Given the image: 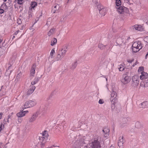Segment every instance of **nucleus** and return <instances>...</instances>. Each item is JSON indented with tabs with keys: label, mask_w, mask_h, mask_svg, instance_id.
<instances>
[{
	"label": "nucleus",
	"mask_w": 148,
	"mask_h": 148,
	"mask_svg": "<svg viewBox=\"0 0 148 148\" xmlns=\"http://www.w3.org/2000/svg\"><path fill=\"white\" fill-rule=\"evenodd\" d=\"M91 148H101V137L97 136L91 140Z\"/></svg>",
	"instance_id": "f257e3e1"
},
{
	"label": "nucleus",
	"mask_w": 148,
	"mask_h": 148,
	"mask_svg": "<svg viewBox=\"0 0 148 148\" xmlns=\"http://www.w3.org/2000/svg\"><path fill=\"white\" fill-rule=\"evenodd\" d=\"M115 3L116 5V9L119 13L122 14L124 12L126 13L128 12V9L127 8L122 6L119 7L121 4V2L120 0H116Z\"/></svg>",
	"instance_id": "f03ea898"
},
{
	"label": "nucleus",
	"mask_w": 148,
	"mask_h": 148,
	"mask_svg": "<svg viewBox=\"0 0 148 148\" xmlns=\"http://www.w3.org/2000/svg\"><path fill=\"white\" fill-rule=\"evenodd\" d=\"M140 78L141 79H145L144 82L145 86H148V74L144 72H141V75L140 76Z\"/></svg>",
	"instance_id": "7ed1b4c3"
},
{
	"label": "nucleus",
	"mask_w": 148,
	"mask_h": 148,
	"mask_svg": "<svg viewBox=\"0 0 148 148\" xmlns=\"http://www.w3.org/2000/svg\"><path fill=\"white\" fill-rule=\"evenodd\" d=\"M36 104V102L34 101L30 100L26 102L24 105V108H26L33 107Z\"/></svg>",
	"instance_id": "20e7f679"
},
{
	"label": "nucleus",
	"mask_w": 148,
	"mask_h": 148,
	"mask_svg": "<svg viewBox=\"0 0 148 148\" xmlns=\"http://www.w3.org/2000/svg\"><path fill=\"white\" fill-rule=\"evenodd\" d=\"M130 80V78L126 74H123L122 78L121 80V82L124 84L128 83Z\"/></svg>",
	"instance_id": "39448f33"
},
{
	"label": "nucleus",
	"mask_w": 148,
	"mask_h": 148,
	"mask_svg": "<svg viewBox=\"0 0 148 148\" xmlns=\"http://www.w3.org/2000/svg\"><path fill=\"white\" fill-rule=\"evenodd\" d=\"M133 83L132 85L133 86L136 87L139 84V77L137 75H135L133 76L132 78Z\"/></svg>",
	"instance_id": "423d86ee"
},
{
	"label": "nucleus",
	"mask_w": 148,
	"mask_h": 148,
	"mask_svg": "<svg viewBox=\"0 0 148 148\" xmlns=\"http://www.w3.org/2000/svg\"><path fill=\"white\" fill-rule=\"evenodd\" d=\"M117 94L116 92L114 91H113L111 94V98L110 100L111 101L114 102L113 103H116L117 101L116 97Z\"/></svg>",
	"instance_id": "0eeeda50"
},
{
	"label": "nucleus",
	"mask_w": 148,
	"mask_h": 148,
	"mask_svg": "<svg viewBox=\"0 0 148 148\" xmlns=\"http://www.w3.org/2000/svg\"><path fill=\"white\" fill-rule=\"evenodd\" d=\"M141 44V42L140 41H138V42L136 41L134 42L132 45V49L134 53L137 52V50L136 47L138 46V45H140Z\"/></svg>",
	"instance_id": "6e6552de"
},
{
	"label": "nucleus",
	"mask_w": 148,
	"mask_h": 148,
	"mask_svg": "<svg viewBox=\"0 0 148 148\" xmlns=\"http://www.w3.org/2000/svg\"><path fill=\"white\" fill-rule=\"evenodd\" d=\"M38 115V112L34 114L29 119V122L32 123L34 121Z\"/></svg>",
	"instance_id": "1a4fd4ad"
},
{
	"label": "nucleus",
	"mask_w": 148,
	"mask_h": 148,
	"mask_svg": "<svg viewBox=\"0 0 148 148\" xmlns=\"http://www.w3.org/2000/svg\"><path fill=\"white\" fill-rule=\"evenodd\" d=\"M110 129L108 127L104 128L102 130L104 137H106L108 136L109 134Z\"/></svg>",
	"instance_id": "9d476101"
},
{
	"label": "nucleus",
	"mask_w": 148,
	"mask_h": 148,
	"mask_svg": "<svg viewBox=\"0 0 148 148\" xmlns=\"http://www.w3.org/2000/svg\"><path fill=\"white\" fill-rule=\"evenodd\" d=\"M124 143L123 137V136H120L118 142V145L119 147L122 146H123Z\"/></svg>",
	"instance_id": "9b49d317"
},
{
	"label": "nucleus",
	"mask_w": 148,
	"mask_h": 148,
	"mask_svg": "<svg viewBox=\"0 0 148 148\" xmlns=\"http://www.w3.org/2000/svg\"><path fill=\"white\" fill-rule=\"evenodd\" d=\"M47 138H46L45 137H43L42 136H39V141L38 142V144L42 143H46V139Z\"/></svg>",
	"instance_id": "f8f14e48"
},
{
	"label": "nucleus",
	"mask_w": 148,
	"mask_h": 148,
	"mask_svg": "<svg viewBox=\"0 0 148 148\" xmlns=\"http://www.w3.org/2000/svg\"><path fill=\"white\" fill-rule=\"evenodd\" d=\"M64 49H62L61 51H59V53L61 55V56L63 57L65 55L66 53V49L67 48V46H65Z\"/></svg>",
	"instance_id": "ddd939ff"
},
{
	"label": "nucleus",
	"mask_w": 148,
	"mask_h": 148,
	"mask_svg": "<svg viewBox=\"0 0 148 148\" xmlns=\"http://www.w3.org/2000/svg\"><path fill=\"white\" fill-rule=\"evenodd\" d=\"M133 29H135V30L139 31H142L143 28L140 25H135L132 27Z\"/></svg>",
	"instance_id": "4468645a"
},
{
	"label": "nucleus",
	"mask_w": 148,
	"mask_h": 148,
	"mask_svg": "<svg viewBox=\"0 0 148 148\" xmlns=\"http://www.w3.org/2000/svg\"><path fill=\"white\" fill-rule=\"evenodd\" d=\"M36 67V65L35 64H34L33 65L32 67L31 68V71H30V75L31 76H34V74L35 73V69Z\"/></svg>",
	"instance_id": "2eb2a0df"
},
{
	"label": "nucleus",
	"mask_w": 148,
	"mask_h": 148,
	"mask_svg": "<svg viewBox=\"0 0 148 148\" xmlns=\"http://www.w3.org/2000/svg\"><path fill=\"white\" fill-rule=\"evenodd\" d=\"M36 87L34 86H33L31 88H29V89L27 91V95H29L30 94H31L33 92L34 90L35 89Z\"/></svg>",
	"instance_id": "dca6fc26"
},
{
	"label": "nucleus",
	"mask_w": 148,
	"mask_h": 148,
	"mask_svg": "<svg viewBox=\"0 0 148 148\" xmlns=\"http://www.w3.org/2000/svg\"><path fill=\"white\" fill-rule=\"evenodd\" d=\"M127 123V119L126 118H123L122 121L120 124V126L122 128L125 127Z\"/></svg>",
	"instance_id": "f3484780"
},
{
	"label": "nucleus",
	"mask_w": 148,
	"mask_h": 148,
	"mask_svg": "<svg viewBox=\"0 0 148 148\" xmlns=\"http://www.w3.org/2000/svg\"><path fill=\"white\" fill-rule=\"evenodd\" d=\"M94 5L95 6H97V8L98 9L99 11V10H102L103 9L105 8H104L103 6L100 4L99 2H98V3H96Z\"/></svg>",
	"instance_id": "a211bd4d"
},
{
	"label": "nucleus",
	"mask_w": 148,
	"mask_h": 148,
	"mask_svg": "<svg viewBox=\"0 0 148 148\" xmlns=\"http://www.w3.org/2000/svg\"><path fill=\"white\" fill-rule=\"evenodd\" d=\"M25 114V111H21L16 114L17 116L18 117H21L24 116Z\"/></svg>",
	"instance_id": "6ab92c4d"
},
{
	"label": "nucleus",
	"mask_w": 148,
	"mask_h": 148,
	"mask_svg": "<svg viewBox=\"0 0 148 148\" xmlns=\"http://www.w3.org/2000/svg\"><path fill=\"white\" fill-rule=\"evenodd\" d=\"M148 104L147 101L144 102L139 105V107L140 108H145Z\"/></svg>",
	"instance_id": "aec40b11"
},
{
	"label": "nucleus",
	"mask_w": 148,
	"mask_h": 148,
	"mask_svg": "<svg viewBox=\"0 0 148 148\" xmlns=\"http://www.w3.org/2000/svg\"><path fill=\"white\" fill-rule=\"evenodd\" d=\"M77 65V61H75L73 63L71 66L70 69L72 70H74L76 67Z\"/></svg>",
	"instance_id": "412c9836"
},
{
	"label": "nucleus",
	"mask_w": 148,
	"mask_h": 148,
	"mask_svg": "<svg viewBox=\"0 0 148 148\" xmlns=\"http://www.w3.org/2000/svg\"><path fill=\"white\" fill-rule=\"evenodd\" d=\"M86 144L84 140L83 139H82L79 140L78 142V145L79 146H82Z\"/></svg>",
	"instance_id": "4be33fe9"
},
{
	"label": "nucleus",
	"mask_w": 148,
	"mask_h": 148,
	"mask_svg": "<svg viewBox=\"0 0 148 148\" xmlns=\"http://www.w3.org/2000/svg\"><path fill=\"white\" fill-rule=\"evenodd\" d=\"M99 13L101 15V16H103L106 14V9H103L102 10H99Z\"/></svg>",
	"instance_id": "5701e85b"
},
{
	"label": "nucleus",
	"mask_w": 148,
	"mask_h": 148,
	"mask_svg": "<svg viewBox=\"0 0 148 148\" xmlns=\"http://www.w3.org/2000/svg\"><path fill=\"white\" fill-rule=\"evenodd\" d=\"M59 7V6L58 5H56L54 6L53 8H52V11L53 12V13H55L56 11L58 9Z\"/></svg>",
	"instance_id": "b1692460"
},
{
	"label": "nucleus",
	"mask_w": 148,
	"mask_h": 148,
	"mask_svg": "<svg viewBox=\"0 0 148 148\" xmlns=\"http://www.w3.org/2000/svg\"><path fill=\"white\" fill-rule=\"evenodd\" d=\"M55 29L53 28L51 29L50 31L48 32L47 35L49 36H50L51 35L53 34L54 33Z\"/></svg>",
	"instance_id": "393cba45"
},
{
	"label": "nucleus",
	"mask_w": 148,
	"mask_h": 148,
	"mask_svg": "<svg viewBox=\"0 0 148 148\" xmlns=\"http://www.w3.org/2000/svg\"><path fill=\"white\" fill-rule=\"evenodd\" d=\"M116 42L118 45L121 44L123 42L122 39L121 37L117 38Z\"/></svg>",
	"instance_id": "a878e982"
},
{
	"label": "nucleus",
	"mask_w": 148,
	"mask_h": 148,
	"mask_svg": "<svg viewBox=\"0 0 148 148\" xmlns=\"http://www.w3.org/2000/svg\"><path fill=\"white\" fill-rule=\"evenodd\" d=\"M57 42V40L56 38H54L53 39L51 40V45L52 46L55 45Z\"/></svg>",
	"instance_id": "bb28decb"
},
{
	"label": "nucleus",
	"mask_w": 148,
	"mask_h": 148,
	"mask_svg": "<svg viewBox=\"0 0 148 148\" xmlns=\"http://www.w3.org/2000/svg\"><path fill=\"white\" fill-rule=\"evenodd\" d=\"M98 47L101 50H103L105 48L106 46L103 45L101 43H99L98 45Z\"/></svg>",
	"instance_id": "cd10ccee"
},
{
	"label": "nucleus",
	"mask_w": 148,
	"mask_h": 148,
	"mask_svg": "<svg viewBox=\"0 0 148 148\" xmlns=\"http://www.w3.org/2000/svg\"><path fill=\"white\" fill-rule=\"evenodd\" d=\"M118 69L120 71H122L125 69L124 67L122 64H120L118 66Z\"/></svg>",
	"instance_id": "c85d7f7f"
},
{
	"label": "nucleus",
	"mask_w": 148,
	"mask_h": 148,
	"mask_svg": "<svg viewBox=\"0 0 148 148\" xmlns=\"http://www.w3.org/2000/svg\"><path fill=\"white\" fill-rule=\"evenodd\" d=\"M48 134L46 133V131H45L42 133V134H41L40 136L45 137L46 138H47Z\"/></svg>",
	"instance_id": "c756f323"
},
{
	"label": "nucleus",
	"mask_w": 148,
	"mask_h": 148,
	"mask_svg": "<svg viewBox=\"0 0 148 148\" xmlns=\"http://www.w3.org/2000/svg\"><path fill=\"white\" fill-rule=\"evenodd\" d=\"M55 53V49L54 48L51 50L50 53V57L51 58H53V55Z\"/></svg>",
	"instance_id": "7c9ffc66"
},
{
	"label": "nucleus",
	"mask_w": 148,
	"mask_h": 148,
	"mask_svg": "<svg viewBox=\"0 0 148 148\" xmlns=\"http://www.w3.org/2000/svg\"><path fill=\"white\" fill-rule=\"evenodd\" d=\"M63 57L61 56V55L59 53L57 56L56 58L57 60H61V59L63 58Z\"/></svg>",
	"instance_id": "2f4dec72"
},
{
	"label": "nucleus",
	"mask_w": 148,
	"mask_h": 148,
	"mask_svg": "<svg viewBox=\"0 0 148 148\" xmlns=\"http://www.w3.org/2000/svg\"><path fill=\"white\" fill-rule=\"evenodd\" d=\"M111 103L112 104L111 106L112 110V111H114V109L115 108V104L116 103H113L112 101H111Z\"/></svg>",
	"instance_id": "473e14b6"
},
{
	"label": "nucleus",
	"mask_w": 148,
	"mask_h": 148,
	"mask_svg": "<svg viewBox=\"0 0 148 148\" xmlns=\"http://www.w3.org/2000/svg\"><path fill=\"white\" fill-rule=\"evenodd\" d=\"M37 5V3L35 2H32L31 4V6L32 8H34Z\"/></svg>",
	"instance_id": "72a5a7b5"
},
{
	"label": "nucleus",
	"mask_w": 148,
	"mask_h": 148,
	"mask_svg": "<svg viewBox=\"0 0 148 148\" xmlns=\"http://www.w3.org/2000/svg\"><path fill=\"white\" fill-rule=\"evenodd\" d=\"M142 47V45L141 44H140V45H138V46L136 47V48H137V50H138L137 52L139 50L141 49Z\"/></svg>",
	"instance_id": "f704fd0d"
},
{
	"label": "nucleus",
	"mask_w": 148,
	"mask_h": 148,
	"mask_svg": "<svg viewBox=\"0 0 148 148\" xmlns=\"http://www.w3.org/2000/svg\"><path fill=\"white\" fill-rule=\"evenodd\" d=\"M22 75V74L21 73H18L16 76V78L17 79H19L21 77Z\"/></svg>",
	"instance_id": "c9c22d12"
},
{
	"label": "nucleus",
	"mask_w": 148,
	"mask_h": 148,
	"mask_svg": "<svg viewBox=\"0 0 148 148\" xmlns=\"http://www.w3.org/2000/svg\"><path fill=\"white\" fill-rule=\"evenodd\" d=\"M4 128V125L3 124H1L0 126V132L3 130Z\"/></svg>",
	"instance_id": "e433bc0d"
},
{
	"label": "nucleus",
	"mask_w": 148,
	"mask_h": 148,
	"mask_svg": "<svg viewBox=\"0 0 148 148\" xmlns=\"http://www.w3.org/2000/svg\"><path fill=\"white\" fill-rule=\"evenodd\" d=\"M140 124L139 122H137L135 124V127L138 128L140 127Z\"/></svg>",
	"instance_id": "4c0bfd02"
},
{
	"label": "nucleus",
	"mask_w": 148,
	"mask_h": 148,
	"mask_svg": "<svg viewBox=\"0 0 148 148\" xmlns=\"http://www.w3.org/2000/svg\"><path fill=\"white\" fill-rule=\"evenodd\" d=\"M46 143H40V147L41 148H43L45 146V144Z\"/></svg>",
	"instance_id": "58836bf2"
},
{
	"label": "nucleus",
	"mask_w": 148,
	"mask_h": 148,
	"mask_svg": "<svg viewBox=\"0 0 148 148\" xmlns=\"http://www.w3.org/2000/svg\"><path fill=\"white\" fill-rule=\"evenodd\" d=\"M39 80V78L36 77L34 80V81L36 83Z\"/></svg>",
	"instance_id": "ea45409f"
},
{
	"label": "nucleus",
	"mask_w": 148,
	"mask_h": 148,
	"mask_svg": "<svg viewBox=\"0 0 148 148\" xmlns=\"http://www.w3.org/2000/svg\"><path fill=\"white\" fill-rule=\"evenodd\" d=\"M17 23L18 24H20L22 23V21L20 19H18L17 20Z\"/></svg>",
	"instance_id": "a19ab883"
},
{
	"label": "nucleus",
	"mask_w": 148,
	"mask_h": 148,
	"mask_svg": "<svg viewBox=\"0 0 148 148\" xmlns=\"http://www.w3.org/2000/svg\"><path fill=\"white\" fill-rule=\"evenodd\" d=\"M99 103L100 104H102L104 103V101L103 100L101 99L99 100Z\"/></svg>",
	"instance_id": "79ce46f5"
},
{
	"label": "nucleus",
	"mask_w": 148,
	"mask_h": 148,
	"mask_svg": "<svg viewBox=\"0 0 148 148\" xmlns=\"http://www.w3.org/2000/svg\"><path fill=\"white\" fill-rule=\"evenodd\" d=\"M92 2L94 3V4L96 3H98V2H99V0H92Z\"/></svg>",
	"instance_id": "37998d69"
},
{
	"label": "nucleus",
	"mask_w": 148,
	"mask_h": 148,
	"mask_svg": "<svg viewBox=\"0 0 148 148\" xmlns=\"http://www.w3.org/2000/svg\"><path fill=\"white\" fill-rule=\"evenodd\" d=\"M144 67H142V66H141V67H140L139 68V69L138 70V71H143L144 70Z\"/></svg>",
	"instance_id": "c03bdc74"
},
{
	"label": "nucleus",
	"mask_w": 148,
	"mask_h": 148,
	"mask_svg": "<svg viewBox=\"0 0 148 148\" xmlns=\"http://www.w3.org/2000/svg\"><path fill=\"white\" fill-rule=\"evenodd\" d=\"M23 0H18L17 3L19 4H21L22 3Z\"/></svg>",
	"instance_id": "a18cd8bd"
},
{
	"label": "nucleus",
	"mask_w": 148,
	"mask_h": 148,
	"mask_svg": "<svg viewBox=\"0 0 148 148\" xmlns=\"http://www.w3.org/2000/svg\"><path fill=\"white\" fill-rule=\"evenodd\" d=\"M145 40L146 41V42L148 43V36H146L145 38Z\"/></svg>",
	"instance_id": "49530a36"
},
{
	"label": "nucleus",
	"mask_w": 148,
	"mask_h": 148,
	"mask_svg": "<svg viewBox=\"0 0 148 148\" xmlns=\"http://www.w3.org/2000/svg\"><path fill=\"white\" fill-rule=\"evenodd\" d=\"M4 10L3 9H0V14H1L3 13Z\"/></svg>",
	"instance_id": "de8ad7c7"
},
{
	"label": "nucleus",
	"mask_w": 148,
	"mask_h": 148,
	"mask_svg": "<svg viewBox=\"0 0 148 148\" xmlns=\"http://www.w3.org/2000/svg\"><path fill=\"white\" fill-rule=\"evenodd\" d=\"M104 63H105V64L107 65L108 64V62L107 60H106V59H105V61H104Z\"/></svg>",
	"instance_id": "09e8293b"
},
{
	"label": "nucleus",
	"mask_w": 148,
	"mask_h": 148,
	"mask_svg": "<svg viewBox=\"0 0 148 148\" xmlns=\"http://www.w3.org/2000/svg\"><path fill=\"white\" fill-rule=\"evenodd\" d=\"M134 59H133L132 60H128L127 62L130 63H132V62H133L134 61Z\"/></svg>",
	"instance_id": "8fccbe9b"
},
{
	"label": "nucleus",
	"mask_w": 148,
	"mask_h": 148,
	"mask_svg": "<svg viewBox=\"0 0 148 148\" xmlns=\"http://www.w3.org/2000/svg\"><path fill=\"white\" fill-rule=\"evenodd\" d=\"M19 32V30H17L16 32L14 33V35H16L18 33V32Z\"/></svg>",
	"instance_id": "3c124183"
},
{
	"label": "nucleus",
	"mask_w": 148,
	"mask_h": 148,
	"mask_svg": "<svg viewBox=\"0 0 148 148\" xmlns=\"http://www.w3.org/2000/svg\"><path fill=\"white\" fill-rule=\"evenodd\" d=\"M125 1L129 4L131 3L130 2V0H125Z\"/></svg>",
	"instance_id": "603ef678"
},
{
	"label": "nucleus",
	"mask_w": 148,
	"mask_h": 148,
	"mask_svg": "<svg viewBox=\"0 0 148 148\" xmlns=\"http://www.w3.org/2000/svg\"><path fill=\"white\" fill-rule=\"evenodd\" d=\"M56 146H55L54 145H53L50 147H47L46 148H53V147H56Z\"/></svg>",
	"instance_id": "864d4df0"
},
{
	"label": "nucleus",
	"mask_w": 148,
	"mask_h": 148,
	"mask_svg": "<svg viewBox=\"0 0 148 148\" xmlns=\"http://www.w3.org/2000/svg\"><path fill=\"white\" fill-rule=\"evenodd\" d=\"M36 84V83L34 81H33L31 82V84L32 85H34Z\"/></svg>",
	"instance_id": "5fc2aeb1"
},
{
	"label": "nucleus",
	"mask_w": 148,
	"mask_h": 148,
	"mask_svg": "<svg viewBox=\"0 0 148 148\" xmlns=\"http://www.w3.org/2000/svg\"><path fill=\"white\" fill-rule=\"evenodd\" d=\"M3 114V113H0V119H1L2 118V116Z\"/></svg>",
	"instance_id": "6e6d98bb"
},
{
	"label": "nucleus",
	"mask_w": 148,
	"mask_h": 148,
	"mask_svg": "<svg viewBox=\"0 0 148 148\" xmlns=\"http://www.w3.org/2000/svg\"><path fill=\"white\" fill-rule=\"evenodd\" d=\"M148 56V54L147 53V54L145 56V59H147V56Z\"/></svg>",
	"instance_id": "4d7b16f0"
},
{
	"label": "nucleus",
	"mask_w": 148,
	"mask_h": 148,
	"mask_svg": "<svg viewBox=\"0 0 148 148\" xmlns=\"http://www.w3.org/2000/svg\"><path fill=\"white\" fill-rule=\"evenodd\" d=\"M137 64V62H135V63H134V64L132 66H134L135 65H136V64Z\"/></svg>",
	"instance_id": "13d9d810"
},
{
	"label": "nucleus",
	"mask_w": 148,
	"mask_h": 148,
	"mask_svg": "<svg viewBox=\"0 0 148 148\" xmlns=\"http://www.w3.org/2000/svg\"><path fill=\"white\" fill-rule=\"evenodd\" d=\"M116 110L117 112H118L119 111H120V109H119V110Z\"/></svg>",
	"instance_id": "bf43d9fd"
},
{
	"label": "nucleus",
	"mask_w": 148,
	"mask_h": 148,
	"mask_svg": "<svg viewBox=\"0 0 148 148\" xmlns=\"http://www.w3.org/2000/svg\"><path fill=\"white\" fill-rule=\"evenodd\" d=\"M21 119H18V122H21Z\"/></svg>",
	"instance_id": "052dcab7"
},
{
	"label": "nucleus",
	"mask_w": 148,
	"mask_h": 148,
	"mask_svg": "<svg viewBox=\"0 0 148 148\" xmlns=\"http://www.w3.org/2000/svg\"><path fill=\"white\" fill-rule=\"evenodd\" d=\"M110 148H114V146H111L110 147Z\"/></svg>",
	"instance_id": "680f3d73"
},
{
	"label": "nucleus",
	"mask_w": 148,
	"mask_h": 148,
	"mask_svg": "<svg viewBox=\"0 0 148 148\" xmlns=\"http://www.w3.org/2000/svg\"><path fill=\"white\" fill-rule=\"evenodd\" d=\"M10 115H9L8 116V119H9L10 118Z\"/></svg>",
	"instance_id": "e2e57ef3"
},
{
	"label": "nucleus",
	"mask_w": 148,
	"mask_h": 148,
	"mask_svg": "<svg viewBox=\"0 0 148 148\" xmlns=\"http://www.w3.org/2000/svg\"><path fill=\"white\" fill-rule=\"evenodd\" d=\"M130 38V37H128L127 38V40H128Z\"/></svg>",
	"instance_id": "0e129e2a"
},
{
	"label": "nucleus",
	"mask_w": 148,
	"mask_h": 148,
	"mask_svg": "<svg viewBox=\"0 0 148 148\" xmlns=\"http://www.w3.org/2000/svg\"><path fill=\"white\" fill-rule=\"evenodd\" d=\"M23 26H22L21 29V30H23Z\"/></svg>",
	"instance_id": "69168bd1"
},
{
	"label": "nucleus",
	"mask_w": 148,
	"mask_h": 148,
	"mask_svg": "<svg viewBox=\"0 0 148 148\" xmlns=\"http://www.w3.org/2000/svg\"><path fill=\"white\" fill-rule=\"evenodd\" d=\"M2 40L0 39V43H1L2 42Z\"/></svg>",
	"instance_id": "338daca9"
},
{
	"label": "nucleus",
	"mask_w": 148,
	"mask_h": 148,
	"mask_svg": "<svg viewBox=\"0 0 148 148\" xmlns=\"http://www.w3.org/2000/svg\"><path fill=\"white\" fill-rule=\"evenodd\" d=\"M72 0H68V2H70V1H71Z\"/></svg>",
	"instance_id": "774afa93"
}]
</instances>
